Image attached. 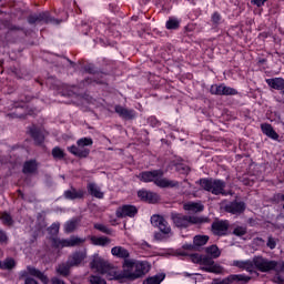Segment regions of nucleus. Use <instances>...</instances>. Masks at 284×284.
<instances>
[{"mask_svg": "<svg viewBox=\"0 0 284 284\" xmlns=\"http://www.w3.org/2000/svg\"><path fill=\"white\" fill-rule=\"evenodd\" d=\"M151 265L145 261L124 260L122 264V273H118L115 281L126 278L128 281H136L143 278L151 270Z\"/></svg>", "mask_w": 284, "mask_h": 284, "instance_id": "1", "label": "nucleus"}, {"mask_svg": "<svg viewBox=\"0 0 284 284\" xmlns=\"http://www.w3.org/2000/svg\"><path fill=\"white\" fill-rule=\"evenodd\" d=\"M233 267H239V270H245V272H248L250 274H254V267L258 270V272H272L278 271V262L263 258L261 256L254 257L253 261L246 260V261H233Z\"/></svg>", "mask_w": 284, "mask_h": 284, "instance_id": "2", "label": "nucleus"}, {"mask_svg": "<svg viewBox=\"0 0 284 284\" xmlns=\"http://www.w3.org/2000/svg\"><path fill=\"white\" fill-rule=\"evenodd\" d=\"M163 170H153V171H144L138 175V179L142 181V183H154L158 187H176L179 182L170 181L163 178Z\"/></svg>", "mask_w": 284, "mask_h": 284, "instance_id": "3", "label": "nucleus"}, {"mask_svg": "<svg viewBox=\"0 0 284 284\" xmlns=\"http://www.w3.org/2000/svg\"><path fill=\"white\" fill-rule=\"evenodd\" d=\"M171 221L175 227L181 230L186 229L189 225H202V223H210V217L194 216V215H183L181 213H171Z\"/></svg>", "mask_w": 284, "mask_h": 284, "instance_id": "4", "label": "nucleus"}, {"mask_svg": "<svg viewBox=\"0 0 284 284\" xmlns=\"http://www.w3.org/2000/svg\"><path fill=\"white\" fill-rule=\"evenodd\" d=\"M91 268L95 270L99 274H105L109 281H116L118 271L110 262L105 261L103 257L95 255L90 263Z\"/></svg>", "mask_w": 284, "mask_h": 284, "instance_id": "5", "label": "nucleus"}, {"mask_svg": "<svg viewBox=\"0 0 284 284\" xmlns=\"http://www.w3.org/2000/svg\"><path fill=\"white\" fill-rule=\"evenodd\" d=\"M199 185L205 192H211L215 196L222 194V196H227V192H225L226 183L223 180L212 179V178H203L199 180Z\"/></svg>", "mask_w": 284, "mask_h": 284, "instance_id": "6", "label": "nucleus"}, {"mask_svg": "<svg viewBox=\"0 0 284 284\" xmlns=\"http://www.w3.org/2000/svg\"><path fill=\"white\" fill-rule=\"evenodd\" d=\"M94 141L92 138H82L77 141V145H71L68 148V151L73 154V156H78V159H88L90 156V149L88 145H92Z\"/></svg>", "mask_w": 284, "mask_h": 284, "instance_id": "7", "label": "nucleus"}, {"mask_svg": "<svg viewBox=\"0 0 284 284\" xmlns=\"http://www.w3.org/2000/svg\"><path fill=\"white\" fill-rule=\"evenodd\" d=\"M52 247L59 250L60 247H77V245H81L85 243V239H81L78 236H71L69 240H61L59 237L51 239Z\"/></svg>", "mask_w": 284, "mask_h": 284, "instance_id": "8", "label": "nucleus"}, {"mask_svg": "<svg viewBox=\"0 0 284 284\" xmlns=\"http://www.w3.org/2000/svg\"><path fill=\"white\" fill-rule=\"evenodd\" d=\"M230 230V221L215 219L211 224V232L213 236H227Z\"/></svg>", "mask_w": 284, "mask_h": 284, "instance_id": "9", "label": "nucleus"}, {"mask_svg": "<svg viewBox=\"0 0 284 284\" xmlns=\"http://www.w3.org/2000/svg\"><path fill=\"white\" fill-rule=\"evenodd\" d=\"M210 92L216 97H235V94H239L236 89L226 87L225 84H213L211 85Z\"/></svg>", "mask_w": 284, "mask_h": 284, "instance_id": "10", "label": "nucleus"}, {"mask_svg": "<svg viewBox=\"0 0 284 284\" xmlns=\"http://www.w3.org/2000/svg\"><path fill=\"white\" fill-rule=\"evenodd\" d=\"M136 214H139V209L132 204H124L115 211L116 219H134Z\"/></svg>", "mask_w": 284, "mask_h": 284, "instance_id": "11", "label": "nucleus"}, {"mask_svg": "<svg viewBox=\"0 0 284 284\" xmlns=\"http://www.w3.org/2000/svg\"><path fill=\"white\" fill-rule=\"evenodd\" d=\"M28 274L30 276H34L36 278H39V281H41V283L43 284H49L50 283V278H48V275H45V273L41 272L39 268L34 267V266H27V271H22L20 273V278H28Z\"/></svg>", "mask_w": 284, "mask_h": 284, "instance_id": "12", "label": "nucleus"}, {"mask_svg": "<svg viewBox=\"0 0 284 284\" xmlns=\"http://www.w3.org/2000/svg\"><path fill=\"white\" fill-rule=\"evenodd\" d=\"M151 223L152 225H154V227H159L162 234H172V227L170 226V223H168V220L165 217L161 215H153L151 216Z\"/></svg>", "mask_w": 284, "mask_h": 284, "instance_id": "13", "label": "nucleus"}, {"mask_svg": "<svg viewBox=\"0 0 284 284\" xmlns=\"http://www.w3.org/2000/svg\"><path fill=\"white\" fill-rule=\"evenodd\" d=\"M214 257L204 255L202 256V262L200 265H204L203 271L210 272L212 274H221L223 272V268L221 265L214 263Z\"/></svg>", "mask_w": 284, "mask_h": 284, "instance_id": "14", "label": "nucleus"}, {"mask_svg": "<svg viewBox=\"0 0 284 284\" xmlns=\"http://www.w3.org/2000/svg\"><path fill=\"white\" fill-rule=\"evenodd\" d=\"M85 190L71 186L69 190L64 191L63 196L67 201H81L85 199Z\"/></svg>", "mask_w": 284, "mask_h": 284, "instance_id": "15", "label": "nucleus"}, {"mask_svg": "<svg viewBox=\"0 0 284 284\" xmlns=\"http://www.w3.org/2000/svg\"><path fill=\"white\" fill-rule=\"evenodd\" d=\"M245 202L233 201L224 206L225 212L229 214H243L246 210Z\"/></svg>", "mask_w": 284, "mask_h": 284, "instance_id": "16", "label": "nucleus"}, {"mask_svg": "<svg viewBox=\"0 0 284 284\" xmlns=\"http://www.w3.org/2000/svg\"><path fill=\"white\" fill-rule=\"evenodd\" d=\"M50 12H40L28 17V23L34 26V23H50Z\"/></svg>", "mask_w": 284, "mask_h": 284, "instance_id": "17", "label": "nucleus"}, {"mask_svg": "<svg viewBox=\"0 0 284 284\" xmlns=\"http://www.w3.org/2000/svg\"><path fill=\"white\" fill-rule=\"evenodd\" d=\"M114 111L121 119H124V121H132L136 116V113L132 109H126L125 106H122L120 104L114 106Z\"/></svg>", "mask_w": 284, "mask_h": 284, "instance_id": "18", "label": "nucleus"}, {"mask_svg": "<svg viewBox=\"0 0 284 284\" xmlns=\"http://www.w3.org/2000/svg\"><path fill=\"white\" fill-rule=\"evenodd\" d=\"M29 133L30 136L33 139L36 145H43L45 141V134H43V131H41V129L32 125L29 128Z\"/></svg>", "mask_w": 284, "mask_h": 284, "instance_id": "19", "label": "nucleus"}, {"mask_svg": "<svg viewBox=\"0 0 284 284\" xmlns=\"http://www.w3.org/2000/svg\"><path fill=\"white\" fill-rule=\"evenodd\" d=\"M83 261H85V253L79 251V252L72 253L68 257L67 263H69L71 267H79V265H81Z\"/></svg>", "mask_w": 284, "mask_h": 284, "instance_id": "20", "label": "nucleus"}, {"mask_svg": "<svg viewBox=\"0 0 284 284\" xmlns=\"http://www.w3.org/2000/svg\"><path fill=\"white\" fill-rule=\"evenodd\" d=\"M138 196L145 203H156L159 201V195L148 190H140Z\"/></svg>", "mask_w": 284, "mask_h": 284, "instance_id": "21", "label": "nucleus"}, {"mask_svg": "<svg viewBox=\"0 0 284 284\" xmlns=\"http://www.w3.org/2000/svg\"><path fill=\"white\" fill-rule=\"evenodd\" d=\"M111 254L116 258H123V261H130V251L123 246H114L111 248Z\"/></svg>", "mask_w": 284, "mask_h": 284, "instance_id": "22", "label": "nucleus"}, {"mask_svg": "<svg viewBox=\"0 0 284 284\" xmlns=\"http://www.w3.org/2000/svg\"><path fill=\"white\" fill-rule=\"evenodd\" d=\"M87 190L90 196H93L94 199H103V196H105V193H103L101 187H99V185H97L94 182L88 183Z\"/></svg>", "mask_w": 284, "mask_h": 284, "instance_id": "23", "label": "nucleus"}, {"mask_svg": "<svg viewBox=\"0 0 284 284\" xmlns=\"http://www.w3.org/2000/svg\"><path fill=\"white\" fill-rule=\"evenodd\" d=\"M39 170V163H37V160H29L26 161L22 168L23 174H37V171Z\"/></svg>", "mask_w": 284, "mask_h": 284, "instance_id": "24", "label": "nucleus"}, {"mask_svg": "<svg viewBox=\"0 0 284 284\" xmlns=\"http://www.w3.org/2000/svg\"><path fill=\"white\" fill-rule=\"evenodd\" d=\"M261 130L263 134L268 136V139H273V141H278V133L274 130V126L270 123L261 124Z\"/></svg>", "mask_w": 284, "mask_h": 284, "instance_id": "25", "label": "nucleus"}, {"mask_svg": "<svg viewBox=\"0 0 284 284\" xmlns=\"http://www.w3.org/2000/svg\"><path fill=\"white\" fill-rule=\"evenodd\" d=\"M231 284H247L250 281H252V276L245 275V274H231L229 275Z\"/></svg>", "mask_w": 284, "mask_h": 284, "instance_id": "26", "label": "nucleus"}, {"mask_svg": "<svg viewBox=\"0 0 284 284\" xmlns=\"http://www.w3.org/2000/svg\"><path fill=\"white\" fill-rule=\"evenodd\" d=\"M70 270H72V266L69 262H62L58 264V266L55 267L57 274L64 277L70 276Z\"/></svg>", "mask_w": 284, "mask_h": 284, "instance_id": "27", "label": "nucleus"}, {"mask_svg": "<svg viewBox=\"0 0 284 284\" xmlns=\"http://www.w3.org/2000/svg\"><path fill=\"white\" fill-rule=\"evenodd\" d=\"M190 252H199L196 244H184L180 250L176 251L178 256H190Z\"/></svg>", "mask_w": 284, "mask_h": 284, "instance_id": "28", "label": "nucleus"}, {"mask_svg": "<svg viewBox=\"0 0 284 284\" xmlns=\"http://www.w3.org/2000/svg\"><path fill=\"white\" fill-rule=\"evenodd\" d=\"M266 83L273 90H283L284 89V79L283 78H272L266 79Z\"/></svg>", "mask_w": 284, "mask_h": 284, "instance_id": "29", "label": "nucleus"}, {"mask_svg": "<svg viewBox=\"0 0 284 284\" xmlns=\"http://www.w3.org/2000/svg\"><path fill=\"white\" fill-rule=\"evenodd\" d=\"M89 241L91 242L92 245H100L102 247H105V245H109V243H111L110 237H105V236H88Z\"/></svg>", "mask_w": 284, "mask_h": 284, "instance_id": "30", "label": "nucleus"}, {"mask_svg": "<svg viewBox=\"0 0 284 284\" xmlns=\"http://www.w3.org/2000/svg\"><path fill=\"white\" fill-rule=\"evenodd\" d=\"M79 223H81V219H79V217H74V219L68 221L64 224V232L67 234H72V232H74V230H77V227L79 226Z\"/></svg>", "mask_w": 284, "mask_h": 284, "instance_id": "31", "label": "nucleus"}, {"mask_svg": "<svg viewBox=\"0 0 284 284\" xmlns=\"http://www.w3.org/2000/svg\"><path fill=\"white\" fill-rule=\"evenodd\" d=\"M184 210H186L187 212H194L196 214L199 212H203L204 206L201 203L190 202L184 204Z\"/></svg>", "mask_w": 284, "mask_h": 284, "instance_id": "32", "label": "nucleus"}, {"mask_svg": "<svg viewBox=\"0 0 284 284\" xmlns=\"http://www.w3.org/2000/svg\"><path fill=\"white\" fill-rule=\"evenodd\" d=\"M165 281V273H159L144 280L143 284H161Z\"/></svg>", "mask_w": 284, "mask_h": 284, "instance_id": "33", "label": "nucleus"}, {"mask_svg": "<svg viewBox=\"0 0 284 284\" xmlns=\"http://www.w3.org/2000/svg\"><path fill=\"white\" fill-rule=\"evenodd\" d=\"M207 241H210V236L207 235H195L193 237V243L197 251L200 247H203V245H207Z\"/></svg>", "mask_w": 284, "mask_h": 284, "instance_id": "34", "label": "nucleus"}, {"mask_svg": "<svg viewBox=\"0 0 284 284\" xmlns=\"http://www.w3.org/2000/svg\"><path fill=\"white\" fill-rule=\"evenodd\" d=\"M205 253L207 254V256H211V258H219V256H221V250L215 244L207 246L205 248Z\"/></svg>", "mask_w": 284, "mask_h": 284, "instance_id": "35", "label": "nucleus"}, {"mask_svg": "<svg viewBox=\"0 0 284 284\" xmlns=\"http://www.w3.org/2000/svg\"><path fill=\"white\" fill-rule=\"evenodd\" d=\"M0 219L2 221V225H7V227H12L14 225V220L12 219V215L8 212H1Z\"/></svg>", "mask_w": 284, "mask_h": 284, "instance_id": "36", "label": "nucleus"}, {"mask_svg": "<svg viewBox=\"0 0 284 284\" xmlns=\"http://www.w3.org/2000/svg\"><path fill=\"white\" fill-rule=\"evenodd\" d=\"M17 267V262L12 257H8L0 262V270H14Z\"/></svg>", "mask_w": 284, "mask_h": 284, "instance_id": "37", "label": "nucleus"}, {"mask_svg": "<svg viewBox=\"0 0 284 284\" xmlns=\"http://www.w3.org/2000/svg\"><path fill=\"white\" fill-rule=\"evenodd\" d=\"M165 28L166 30H179V28H181V20L176 18H169Z\"/></svg>", "mask_w": 284, "mask_h": 284, "instance_id": "38", "label": "nucleus"}, {"mask_svg": "<svg viewBox=\"0 0 284 284\" xmlns=\"http://www.w3.org/2000/svg\"><path fill=\"white\" fill-rule=\"evenodd\" d=\"M51 154L55 161L65 159V152L59 146L53 148Z\"/></svg>", "mask_w": 284, "mask_h": 284, "instance_id": "39", "label": "nucleus"}, {"mask_svg": "<svg viewBox=\"0 0 284 284\" xmlns=\"http://www.w3.org/2000/svg\"><path fill=\"white\" fill-rule=\"evenodd\" d=\"M90 284H108L105 278L99 276V275H91L89 277Z\"/></svg>", "mask_w": 284, "mask_h": 284, "instance_id": "40", "label": "nucleus"}, {"mask_svg": "<svg viewBox=\"0 0 284 284\" xmlns=\"http://www.w3.org/2000/svg\"><path fill=\"white\" fill-rule=\"evenodd\" d=\"M61 227L60 223H53L51 226L48 229L49 234L52 236H57L59 234V230Z\"/></svg>", "mask_w": 284, "mask_h": 284, "instance_id": "41", "label": "nucleus"}, {"mask_svg": "<svg viewBox=\"0 0 284 284\" xmlns=\"http://www.w3.org/2000/svg\"><path fill=\"white\" fill-rule=\"evenodd\" d=\"M234 236H245L247 234V227L237 226L233 230Z\"/></svg>", "mask_w": 284, "mask_h": 284, "instance_id": "42", "label": "nucleus"}, {"mask_svg": "<svg viewBox=\"0 0 284 284\" xmlns=\"http://www.w3.org/2000/svg\"><path fill=\"white\" fill-rule=\"evenodd\" d=\"M94 230H99V232H102L103 234H112L111 229L103 224H94Z\"/></svg>", "mask_w": 284, "mask_h": 284, "instance_id": "43", "label": "nucleus"}, {"mask_svg": "<svg viewBox=\"0 0 284 284\" xmlns=\"http://www.w3.org/2000/svg\"><path fill=\"white\" fill-rule=\"evenodd\" d=\"M189 256H190L192 263H200V265H201V262H202V258H203V256H201V254L191 253V254H189Z\"/></svg>", "mask_w": 284, "mask_h": 284, "instance_id": "44", "label": "nucleus"}, {"mask_svg": "<svg viewBox=\"0 0 284 284\" xmlns=\"http://www.w3.org/2000/svg\"><path fill=\"white\" fill-rule=\"evenodd\" d=\"M266 246H267L270 250H276V239H274L273 236H268Z\"/></svg>", "mask_w": 284, "mask_h": 284, "instance_id": "45", "label": "nucleus"}, {"mask_svg": "<svg viewBox=\"0 0 284 284\" xmlns=\"http://www.w3.org/2000/svg\"><path fill=\"white\" fill-rule=\"evenodd\" d=\"M211 20H212V23H213L214 26H219V23H221V13L214 12V13L212 14Z\"/></svg>", "mask_w": 284, "mask_h": 284, "instance_id": "46", "label": "nucleus"}, {"mask_svg": "<svg viewBox=\"0 0 284 284\" xmlns=\"http://www.w3.org/2000/svg\"><path fill=\"white\" fill-rule=\"evenodd\" d=\"M251 3L256 6V8H263L267 3V0H251Z\"/></svg>", "mask_w": 284, "mask_h": 284, "instance_id": "47", "label": "nucleus"}, {"mask_svg": "<svg viewBox=\"0 0 284 284\" xmlns=\"http://www.w3.org/2000/svg\"><path fill=\"white\" fill-rule=\"evenodd\" d=\"M30 97H26V99H21L20 102H14V108H23V103H29Z\"/></svg>", "mask_w": 284, "mask_h": 284, "instance_id": "48", "label": "nucleus"}, {"mask_svg": "<svg viewBox=\"0 0 284 284\" xmlns=\"http://www.w3.org/2000/svg\"><path fill=\"white\" fill-rule=\"evenodd\" d=\"M0 243H8V233L0 229Z\"/></svg>", "mask_w": 284, "mask_h": 284, "instance_id": "49", "label": "nucleus"}, {"mask_svg": "<svg viewBox=\"0 0 284 284\" xmlns=\"http://www.w3.org/2000/svg\"><path fill=\"white\" fill-rule=\"evenodd\" d=\"M84 71L88 72V74H97V69L92 64L85 65Z\"/></svg>", "mask_w": 284, "mask_h": 284, "instance_id": "50", "label": "nucleus"}, {"mask_svg": "<svg viewBox=\"0 0 284 284\" xmlns=\"http://www.w3.org/2000/svg\"><path fill=\"white\" fill-rule=\"evenodd\" d=\"M8 30H10V32H22L23 28L17 26V24H10L8 27Z\"/></svg>", "mask_w": 284, "mask_h": 284, "instance_id": "51", "label": "nucleus"}, {"mask_svg": "<svg viewBox=\"0 0 284 284\" xmlns=\"http://www.w3.org/2000/svg\"><path fill=\"white\" fill-rule=\"evenodd\" d=\"M212 284H232V280H230V275L221 281H214Z\"/></svg>", "mask_w": 284, "mask_h": 284, "instance_id": "52", "label": "nucleus"}, {"mask_svg": "<svg viewBox=\"0 0 284 284\" xmlns=\"http://www.w3.org/2000/svg\"><path fill=\"white\" fill-rule=\"evenodd\" d=\"M163 239H165V234H163V232L160 231L154 234L155 241H163Z\"/></svg>", "mask_w": 284, "mask_h": 284, "instance_id": "53", "label": "nucleus"}, {"mask_svg": "<svg viewBox=\"0 0 284 284\" xmlns=\"http://www.w3.org/2000/svg\"><path fill=\"white\" fill-rule=\"evenodd\" d=\"M52 284H65V282L59 277L51 278Z\"/></svg>", "mask_w": 284, "mask_h": 284, "instance_id": "54", "label": "nucleus"}, {"mask_svg": "<svg viewBox=\"0 0 284 284\" xmlns=\"http://www.w3.org/2000/svg\"><path fill=\"white\" fill-rule=\"evenodd\" d=\"M7 116H9V119H21L22 115H17V113H8Z\"/></svg>", "mask_w": 284, "mask_h": 284, "instance_id": "55", "label": "nucleus"}, {"mask_svg": "<svg viewBox=\"0 0 284 284\" xmlns=\"http://www.w3.org/2000/svg\"><path fill=\"white\" fill-rule=\"evenodd\" d=\"M275 283H277V284H284L283 277L276 276V277H275Z\"/></svg>", "mask_w": 284, "mask_h": 284, "instance_id": "56", "label": "nucleus"}, {"mask_svg": "<svg viewBox=\"0 0 284 284\" xmlns=\"http://www.w3.org/2000/svg\"><path fill=\"white\" fill-rule=\"evenodd\" d=\"M181 170L183 171V174H189L190 168L187 166H182Z\"/></svg>", "mask_w": 284, "mask_h": 284, "instance_id": "57", "label": "nucleus"}, {"mask_svg": "<svg viewBox=\"0 0 284 284\" xmlns=\"http://www.w3.org/2000/svg\"><path fill=\"white\" fill-rule=\"evenodd\" d=\"M91 82H92V79L89 78V79H85V80L83 81V84L87 85L88 83H91Z\"/></svg>", "mask_w": 284, "mask_h": 284, "instance_id": "58", "label": "nucleus"}, {"mask_svg": "<svg viewBox=\"0 0 284 284\" xmlns=\"http://www.w3.org/2000/svg\"><path fill=\"white\" fill-rule=\"evenodd\" d=\"M257 241H260V243H265V240H263V237H257Z\"/></svg>", "mask_w": 284, "mask_h": 284, "instance_id": "59", "label": "nucleus"}, {"mask_svg": "<svg viewBox=\"0 0 284 284\" xmlns=\"http://www.w3.org/2000/svg\"><path fill=\"white\" fill-rule=\"evenodd\" d=\"M0 256H3V251H1V248H0Z\"/></svg>", "mask_w": 284, "mask_h": 284, "instance_id": "60", "label": "nucleus"}, {"mask_svg": "<svg viewBox=\"0 0 284 284\" xmlns=\"http://www.w3.org/2000/svg\"><path fill=\"white\" fill-rule=\"evenodd\" d=\"M69 63H71V65H73V64H74V62H72V61H70V60H69Z\"/></svg>", "mask_w": 284, "mask_h": 284, "instance_id": "61", "label": "nucleus"}, {"mask_svg": "<svg viewBox=\"0 0 284 284\" xmlns=\"http://www.w3.org/2000/svg\"><path fill=\"white\" fill-rule=\"evenodd\" d=\"M283 219H284V215H283Z\"/></svg>", "mask_w": 284, "mask_h": 284, "instance_id": "62", "label": "nucleus"}]
</instances>
